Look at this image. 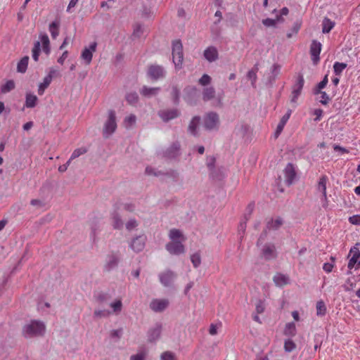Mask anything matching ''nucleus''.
<instances>
[{"mask_svg": "<svg viewBox=\"0 0 360 360\" xmlns=\"http://www.w3.org/2000/svg\"><path fill=\"white\" fill-rule=\"evenodd\" d=\"M170 242L166 244V250L171 254L179 255L186 252V248L183 243L186 238L183 233L176 229H172L169 232Z\"/></svg>", "mask_w": 360, "mask_h": 360, "instance_id": "1", "label": "nucleus"}, {"mask_svg": "<svg viewBox=\"0 0 360 360\" xmlns=\"http://www.w3.org/2000/svg\"><path fill=\"white\" fill-rule=\"evenodd\" d=\"M45 331L44 323L39 320H31L22 328V335L27 338L42 336Z\"/></svg>", "mask_w": 360, "mask_h": 360, "instance_id": "2", "label": "nucleus"}, {"mask_svg": "<svg viewBox=\"0 0 360 360\" xmlns=\"http://www.w3.org/2000/svg\"><path fill=\"white\" fill-rule=\"evenodd\" d=\"M117 129L116 115L113 110L108 112V118L104 123L103 134L105 138H108Z\"/></svg>", "mask_w": 360, "mask_h": 360, "instance_id": "3", "label": "nucleus"}, {"mask_svg": "<svg viewBox=\"0 0 360 360\" xmlns=\"http://www.w3.org/2000/svg\"><path fill=\"white\" fill-rule=\"evenodd\" d=\"M183 58L182 44L180 41H174L172 44V59L176 68H181Z\"/></svg>", "mask_w": 360, "mask_h": 360, "instance_id": "4", "label": "nucleus"}, {"mask_svg": "<svg viewBox=\"0 0 360 360\" xmlns=\"http://www.w3.org/2000/svg\"><path fill=\"white\" fill-rule=\"evenodd\" d=\"M204 127L207 130H217L219 126V115L214 112H208L203 119Z\"/></svg>", "mask_w": 360, "mask_h": 360, "instance_id": "5", "label": "nucleus"}, {"mask_svg": "<svg viewBox=\"0 0 360 360\" xmlns=\"http://www.w3.org/2000/svg\"><path fill=\"white\" fill-rule=\"evenodd\" d=\"M176 277V274L171 270H166L159 274L160 282L165 287L172 286Z\"/></svg>", "mask_w": 360, "mask_h": 360, "instance_id": "6", "label": "nucleus"}, {"mask_svg": "<svg viewBox=\"0 0 360 360\" xmlns=\"http://www.w3.org/2000/svg\"><path fill=\"white\" fill-rule=\"evenodd\" d=\"M148 74L151 79L157 80L164 78L166 72L163 67L158 65H152L148 68Z\"/></svg>", "mask_w": 360, "mask_h": 360, "instance_id": "7", "label": "nucleus"}, {"mask_svg": "<svg viewBox=\"0 0 360 360\" xmlns=\"http://www.w3.org/2000/svg\"><path fill=\"white\" fill-rule=\"evenodd\" d=\"M328 181V176L326 175H322L319 178V180L318 181V185H317V190L322 194L321 200L324 202V203L323 205V207L326 206L327 201H328L327 192H326Z\"/></svg>", "mask_w": 360, "mask_h": 360, "instance_id": "8", "label": "nucleus"}, {"mask_svg": "<svg viewBox=\"0 0 360 360\" xmlns=\"http://www.w3.org/2000/svg\"><path fill=\"white\" fill-rule=\"evenodd\" d=\"M304 83V79L302 75H300L297 78V81L296 84L294 85L292 91V96L290 98V102L292 103H296L297 100L300 95L301 94L302 89L303 88Z\"/></svg>", "mask_w": 360, "mask_h": 360, "instance_id": "9", "label": "nucleus"}, {"mask_svg": "<svg viewBox=\"0 0 360 360\" xmlns=\"http://www.w3.org/2000/svg\"><path fill=\"white\" fill-rule=\"evenodd\" d=\"M96 42H92L89 47H85L82 52L81 58L84 60L86 65H89L92 60L93 53L96 51Z\"/></svg>", "mask_w": 360, "mask_h": 360, "instance_id": "10", "label": "nucleus"}, {"mask_svg": "<svg viewBox=\"0 0 360 360\" xmlns=\"http://www.w3.org/2000/svg\"><path fill=\"white\" fill-rule=\"evenodd\" d=\"M169 304L167 299H154L150 303V308L155 312H161L168 307Z\"/></svg>", "mask_w": 360, "mask_h": 360, "instance_id": "11", "label": "nucleus"}, {"mask_svg": "<svg viewBox=\"0 0 360 360\" xmlns=\"http://www.w3.org/2000/svg\"><path fill=\"white\" fill-rule=\"evenodd\" d=\"M321 44L313 40L310 46V54L314 64H317L320 60L319 55L321 51Z\"/></svg>", "mask_w": 360, "mask_h": 360, "instance_id": "12", "label": "nucleus"}, {"mask_svg": "<svg viewBox=\"0 0 360 360\" xmlns=\"http://www.w3.org/2000/svg\"><path fill=\"white\" fill-rule=\"evenodd\" d=\"M146 237L143 235L136 236L131 242L130 247L135 252H141L145 247Z\"/></svg>", "mask_w": 360, "mask_h": 360, "instance_id": "13", "label": "nucleus"}, {"mask_svg": "<svg viewBox=\"0 0 360 360\" xmlns=\"http://www.w3.org/2000/svg\"><path fill=\"white\" fill-rule=\"evenodd\" d=\"M351 258L348 263V268L353 269L356 264L357 267L360 266V251L357 248H353L350 250Z\"/></svg>", "mask_w": 360, "mask_h": 360, "instance_id": "14", "label": "nucleus"}, {"mask_svg": "<svg viewBox=\"0 0 360 360\" xmlns=\"http://www.w3.org/2000/svg\"><path fill=\"white\" fill-rule=\"evenodd\" d=\"M158 115L163 121L168 122L177 117L179 115V112L176 109L163 110H160L158 112Z\"/></svg>", "mask_w": 360, "mask_h": 360, "instance_id": "15", "label": "nucleus"}, {"mask_svg": "<svg viewBox=\"0 0 360 360\" xmlns=\"http://www.w3.org/2000/svg\"><path fill=\"white\" fill-rule=\"evenodd\" d=\"M118 261L119 259L117 255L114 254L108 255L103 266L104 270L106 271H110V270L113 269L117 266Z\"/></svg>", "mask_w": 360, "mask_h": 360, "instance_id": "16", "label": "nucleus"}, {"mask_svg": "<svg viewBox=\"0 0 360 360\" xmlns=\"http://www.w3.org/2000/svg\"><path fill=\"white\" fill-rule=\"evenodd\" d=\"M284 174L285 178V182L288 185L292 184L295 178V172L292 164H288L284 170Z\"/></svg>", "mask_w": 360, "mask_h": 360, "instance_id": "17", "label": "nucleus"}, {"mask_svg": "<svg viewBox=\"0 0 360 360\" xmlns=\"http://www.w3.org/2000/svg\"><path fill=\"white\" fill-rule=\"evenodd\" d=\"M162 327L160 325L157 324L153 328H150L148 332V339L150 342L156 341L160 336Z\"/></svg>", "mask_w": 360, "mask_h": 360, "instance_id": "18", "label": "nucleus"}, {"mask_svg": "<svg viewBox=\"0 0 360 360\" xmlns=\"http://www.w3.org/2000/svg\"><path fill=\"white\" fill-rule=\"evenodd\" d=\"M204 57L209 62L215 61L218 58L217 49L214 46H209L204 51Z\"/></svg>", "mask_w": 360, "mask_h": 360, "instance_id": "19", "label": "nucleus"}, {"mask_svg": "<svg viewBox=\"0 0 360 360\" xmlns=\"http://www.w3.org/2000/svg\"><path fill=\"white\" fill-rule=\"evenodd\" d=\"M283 219L280 217L271 219L267 221L266 229L269 231L278 230L283 225Z\"/></svg>", "mask_w": 360, "mask_h": 360, "instance_id": "20", "label": "nucleus"}, {"mask_svg": "<svg viewBox=\"0 0 360 360\" xmlns=\"http://www.w3.org/2000/svg\"><path fill=\"white\" fill-rule=\"evenodd\" d=\"M263 256L266 259H271L276 256V248L273 244H267L262 249Z\"/></svg>", "mask_w": 360, "mask_h": 360, "instance_id": "21", "label": "nucleus"}, {"mask_svg": "<svg viewBox=\"0 0 360 360\" xmlns=\"http://www.w3.org/2000/svg\"><path fill=\"white\" fill-rule=\"evenodd\" d=\"M160 91V88L158 87H148L143 86V88L140 90V93L141 95L146 97H152L153 96L157 95Z\"/></svg>", "mask_w": 360, "mask_h": 360, "instance_id": "22", "label": "nucleus"}, {"mask_svg": "<svg viewBox=\"0 0 360 360\" xmlns=\"http://www.w3.org/2000/svg\"><path fill=\"white\" fill-rule=\"evenodd\" d=\"M112 224L116 229H121L123 227V222L121 216L115 212L111 215Z\"/></svg>", "mask_w": 360, "mask_h": 360, "instance_id": "23", "label": "nucleus"}, {"mask_svg": "<svg viewBox=\"0 0 360 360\" xmlns=\"http://www.w3.org/2000/svg\"><path fill=\"white\" fill-rule=\"evenodd\" d=\"M274 281L277 286L282 287L288 283V277L284 274H277L274 276Z\"/></svg>", "mask_w": 360, "mask_h": 360, "instance_id": "24", "label": "nucleus"}, {"mask_svg": "<svg viewBox=\"0 0 360 360\" xmlns=\"http://www.w3.org/2000/svg\"><path fill=\"white\" fill-rule=\"evenodd\" d=\"M37 97L30 93L26 94L25 106L27 108H34L37 105Z\"/></svg>", "mask_w": 360, "mask_h": 360, "instance_id": "25", "label": "nucleus"}, {"mask_svg": "<svg viewBox=\"0 0 360 360\" xmlns=\"http://www.w3.org/2000/svg\"><path fill=\"white\" fill-rule=\"evenodd\" d=\"M29 57L24 56L18 63L17 70L18 72L24 73L26 72L28 65Z\"/></svg>", "mask_w": 360, "mask_h": 360, "instance_id": "26", "label": "nucleus"}, {"mask_svg": "<svg viewBox=\"0 0 360 360\" xmlns=\"http://www.w3.org/2000/svg\"><path fill=\"white\" fill-rule=\"evenodd\" d=\"M200 123V117H194L192 120L191 121L189 126H188V131L189 132L193 135L197 134V128L198 127V124Z\"/></svg>", "mask_w": 360, "mask_h": 360, "instance_id": "27", "label": "nucleus"}, {"mask_svg": "<svg viewBox=\"0 0 360 360\" xmlns=\"http://www.w3.org/2000/svg\"><path fill=\"white\" fill-rule=\"evenodd\" d=\"M215 96V90L213 87L210 86L205 88L202 91V98L204 101H210Z\"/></svg>", "mask_w": 360, "mask_h": 360, "instance_id": "28", "label": "nucleus"}, {"mask_svg": "<svg viewBox=\"0 0 360 360\" xmlns=\"http://www.w3.org/2000/svg\"><path fill=\"white\" fill-rule=\"evenodd\" d=\"M59 22L54 21L49 25V32L53 39H56L59 34Z\"/></svg>", "mask_w": 360, "mask_h": 360, "instance_id": "29", "label": "nucleus"}, {"mask_svg": "<svg viewBox=\"0 0 360 360\" xmlns=\"http://www.w3.org/2000/svg\"><path fill=\"white\" fill-rule=\"evenodd\" d=\"M284 334L290 337L295 336L296 334V326L293 322L288 323L284 329Z\"/></svg>", "mask_w": 360, "mask_h": 360, "instance_id": "30", "label": "nucleus"}, {"mask_svg": "<svg viewBox=\"0 0 360 360\" xmlns=\"http://www.w3.org/2000/svg\"><path fill=\"white\" fill-rule=\"evenodd\" d=\"M40 39L41 42L42 44L43 51L46 53L49 54L50 52V47H49V39L46 34H42L40 35Z\"/></svg>", "mask_w": 360, "mask_h": 360, "instance_id": "31", "label": "nucleus"}, {"mask_svg": "<svg viewBox=\"0 0 360 360\" xmlns=\"http://www.w3.org/2000/svg\"><path fill=\"white\" fill-rule=\"evenodd\" d=\"M322 26V32L323 33H328L335 26V22L330 20V19L326 18L323 20Z\"/></svg>", "mask_w": 360, "mask_h": 360, "instance_id": "32", "label": "nucleus"}, {"mask_svg": "<svg viewBox=\"0 0 360 360\" xmlns=\"http://www.w3.org/2000/svg\"><path fill=\"white\" fill-rule=\"evenodd\" d=\"M136 116L134 115L131 114L124 118L123 124H124V126L125 128L130 129L133 126H134V124H136Z\"/></svg>", "mask_w": 360, "mask_h": 360, "instance_id": "33", "label": "nucleus"}, {"mask_svg": "<svg viewBox=\"0 0 360 360\" xmlns=\"http://www.w3.org/2000/svg\"><path fill=\"white\" fill-rule=\"evenodd\" d=\"M160 360H178V356L172 351H165L160 354Z\"/></svg>", "mask_w": 360, "mask_h": 360, "instance_id": "34", "label": "nucleus"}, {"mask_svg": "<svg viewBox=\"0 0 360 360\" xmlns=\"http://www.w3.org/2000/svg\"><path fill=\"white\" fill-rule=\"evenodd\" d=\"M110 307L112 308L113 313L119 314L122 309V300L120 299L115 300L110 304Z\"/></svg>", "mask_w": 360, "mask_h": 360, "instance_id": "35", "label": "nucleus"}, {"mask_svg": "<svg viewBox=\"0 0 360 360\" xmlns=\"http://www.w3.org/2000/svg\"><path fill=\"white\" fill-rule=\"evenodd\" d=\"M316 315L323 316L326 314V307L323 301L320 300L316 303Z\"/></svg>", "mask_w": 360, "mask_h": 360, "instance_id": "36", "label": "nucleus"}, {"mask_svg": "<svg viewBox=\"0 0 360 360\" xmlns=\"http://www.w3.org/2000/svg\"><path fill=\"white\" fill-rule=\"evenodd\" d=\"M51 80L50 79V77H45L44 78L43 82L39 85L38 94L39 95H42L44 93L45 89L49 86Z\"/></svg>", "mask_w": 360, "mask_h": 360, "instance_id": "37", "label": "nucleus"}, {"mask_svg": "<svg viewBox=\"0 0 360 360\" xmlns=\"http://www.w3.org/2000/svg\"><path fill=\"white\" fill-rule=\"evenodd\" d=\"M179 150V143H174L172 145V146L168 150L167 156L170 158H175L178 155Z\"/></svg>", "mask_w": 360, "mask_h": 360, "instance_id": "38", "label": "nucleus"}, {"mask_svg": "<svg viewBox=\"0 0 360 360\" xmlns=\"http://www.w3.org/2000/svg\"><path fill=\"white\" fill-rule=\"evenodd\" d=\"M287 118V116H283L277 126V128H276V132H275V136H276V138H277L279 134L281 133V131H283L285 124L287 123V122L288 121V120L286 119Z\"/></svg>", "mask_w": 360, "mask_h": 360, "instance_id": "39", "label": "nucleus"}, {"mask_svg": "<svg viewBox=\"0 0 360 360\" xmlns=\"http://www.w3.org/2000/svg\"><path fill=\"white\" fill-rule=\"evenodd\" d=\"M191 261L195 268H198L201 264V256L200 252H197L191 255Z\"/></svg>", "mask_w": 360, "mask_h": 360, "instance_id": "40", "label": "nucleus"}, {"mask_svg": "<svg viewBox=\"0 0 360 360\" xmlns=\"http://www.w3.org/2000/svg\"><path fill=\"white\" fill-rule=\"evenodd\" d=\"M346 63L335 62L333 65L334 72L337 75H341L342 71L346 68Z\"/></svg>", "mask_w": 360, "mask_h": 360, "instance_id": "41", "label": "nucleus"}, {"mask_svg": "<svg viewBox=\"0 0 360 360\" xmlns=\"http://www.w3.org/2000/svg\"><path fill=\"white\" fill-rule=\"evenodd\" d=\"M15 88V83L13 80H8L1 86V92L6 94Z\"/></svg>", "mask_w": 360, "mask_h": 360, "instance_id": "42", "label": "nucleus"}, {"mask_svg": "<svg viewBox=\"0 0 360 360\" xmlns=\"http://www.w3.org/2000/svg\"><path fill=\"white\" fill-rule=\"evenodd\" d=\"M111 312L107 309H95L94 316L96 318H105L108 317Z\"/></svg>", "mask_w": 360, "mask_h": 360, "instance_id": "43", "label": "nucleus"}, {"mask_svg": "<svg viewBox=\"0 0 360 360\" xmlns=\"http://www.w3.org/2000/svg\"><path fill=\"white\" fill-rule=\"evenodd\" d=\"M86 152H87V150L84 147L77 148L73 151V153H72L71 157L69 160H70V161H71V160L79 157L80 155H84Z\"/></svg>", "mask_w": 360, "mask_h": 360, "instance_id": "44", "label": "nucleus"}, {"mask_svg": "<svg viewBox=\"0 0 360 360\" xmlns=\"http://www.w3.org/2000/svg\"><path fill=\"white\" fill-rule=\"evenodd\" d=\"M126 99L129 104L134 105L137 103L139 96L136 92H131L126 95Z\"/></svg>", "mask_w": 360, "mask_h": 360, "instance_id": "45", "label": "nucleus"}, {"mask_svg": "<svg viewBox=\"0 0 360 360\" xmlns=\"http://www.w3.org/2000/svg\"><path fill=\"white\" fill-rule=\"evenodd\" d=\"M40 53V42L37 41L34 43V47L32 49V58L35 61L39 60V56Z\"/></svg>", "mask_w": 360, "mask_h": 360, "instance_id": "46", "label": "nucleus"}, {"mask_svg": "<svg viewBox=\"0 0 360 360\" xmlns=\"http://www.w3.org/2000/svg\"><path fill=\"white\" fill-rule=\"evenodd\" d=\"M301 21L297 20L296 22H295L291 29V32L287 34V37L288 38H290L292 37L293 34H297L301 27Z\"/></svg>", "mask_w": 360, "mask_h": 360, "instance_id": "47", "label": "nucleus"}, {"mask_svg": "<svg viewBox=\"0 0 360 360\" xmlns=\"http://www.w3.org/2000/svg\"><path fill=\"white\" fill-rule=\"evenodd\" d=\"M257 70H258L257 68H254L248 72L247 76H248V79L251 80V83H252V86H255V82L257 80Z\"/></svg>", "mask_w": 360, "mask_h": 360, "instance_id": "48", "label": "nucleus"}, {"mask_svg": "<svg viewBox=\"0 0 360 360\" xmlns=\"http://www.w3.org/2000/svg\"><path fill=\"white\" fill-rule=\"evenodd\" d=\"M295 347H296V345L292 340L288 339L285 341L284 349L286 352H292V350H294L295 349Z\"/></svg>", "mask_w": 360, "mask_h": 360, "instance_id": "49", "label": "nucleus"}, {"mask_svg": "<svg viewBox=\"0 0 360 360\" xmlns=\"http://www.w3.org/2000/svg\"><path fill=\"white\" fill-rule=\"evenodd\" d=\"M281 20L282 18L281 17L276 19L266 18L262 20V23L266 27H274L276 23Z\"/></svg>", "mask_w": 360, "mask_h": 360, "instance_id": "50", "label": "nucleus"}, {"mask_svg": "<svg viewBox=\"0 0 360 360\" xmlns=\"http://www.w3.org/2000/svg\"><path fill=\"white\" fill-rule=\"evenodd\" d=\"M328 84V75H326L323 80L319 82L316 86V89L314 90L315 94H319V91H321V89H324Z\"/></svg>", "mask_w": 360, "mask_h": 360, "instance_id": "51", "label": "nucleus"}, {"mask_svg": "<svg viewBox=\"0 0 360 360\" xmlns=\"http://www.w3.org/2000/svg\"><path fill=\"white\" fill-rule=\"evenodd\" d=\"M139 225L138 221L135 219H130L125 224L126 229L128 231H131L137 227Z\"/></svg>", "mask_w": 360, "mask_h": 360, "instance_id": "52", "label": "nucleus"}, {"mask_svg": "<svg viewBox=\"0 0 360 360\" xmlns=\"http://www.w3.org/2000/svg\"><path fill=\"white\" fill-rule=\"evenodd\" d=\"M221 327V323H212L210 326L209 333L212 335H215L218 333V329Z\"/></svg>", "mask_w": 360, "mask_h": 360, "instance_id": "53", "label": "nucleus"}, {"mask_svg": "<svg viewBox=\"0 0 360 360\" xmlns=\"http://www.w3.org/2000/svg\"><path fill=\"white\" fill-rule=\"evenodd\" d=\"M146 356V352L145 351H141L136 354L131 355L130 360H145Z\"/></svg>", "mask_w": 360, "mask_h": 360, "instance_id": "54", "label": "nucleus"}, {"mask_svg": "<svg viewBox=\"0 0 360 360\" xmlns=\"http://www.w3.org/2000/svg\"><path fill=\"white\" fill-rule=\"evenodd\" d=\"M143 32V27L141 25L137 24L134 27L133 35L136 37H140Z\"/></svg>", "mask_w": 360, "mask_h": 360, "instance_id": "55", "label": "nucleus"}, {"mask_svg": "<svg viewBox=\"0 0 360 360\" xmlns=\"http://www.w3.org/2000/svg\"><path fill=\"white\" fill-rule=\"evenodd\" d=\"M330 259L332 260V262H326L323 266V269L326 273H330L334 267V258L332 257Z\"/></svg>", "mask_w": 360, "mask_h": 360, "instance_id": "56", "label": "nucleus"}, {"mask_svg": "<svg viewBox=\"0 0 360 360\" xmlns=\"http://www.w3.org/2000/svg\"><path fill=\"white\" fill-rule=\"evenodd\" d=\"M210 82L211 77L207 74H204L199 79V84H201L202 86H206L209 84Z\"/></svg>", "mask_w": 360, "mask_h": 360, "instance_id": "57", "label": "nucleus"}, {"mask_svg": "<svg viewBox=\"0 0 360 360\" xmlns=\"http://www.w3.org/2000/svg\"><path fill=\"white\" fill-rule=\"evenodd\" d=\"M319 94H320L319 102L323 105H326L328 103L329 96L325 91H319Z\"/></svg>", "mask_w": 360, "mask_h": 360, "instance_id": "58", "label": "nucleus"}, {"mask_svg": "<svg viewBox=\"0 0 360 360\" xmlns=\"http://www.w3.org/2000/svg\"><path fill=\"white\" fill-rule=\"evenodd\" d=\"M171 95L172 96L174 102L178 103L179 98V91L176 86L172 87Z\"/></svg>", "mask_w": 360, "mask_h": 360, "instance_id": "59", "label": "nucleus"}, {"mask_svg": "<svg viewBox=\"0 0 360 360\" xmlns=\"http://www.w3.org/2000/svg\"><path fill=\"white\" fill-rule=\"evenodd\" d=\"M215 158L212 156L208 157L207 158V166L210 171H212L214 167Z\"/></svg>", "mask_w": 360, "mask_h": 360, "instance_id": "60", "label": "nucleus"}, {"mask_svg": "<svg viewBox=\"0 0 360 360\" xmlns=\"http://www.w3.org/2000/svg\"><path fill=\"white\" fill-rule=\"evenodd\" d=\"M31 205L37 208H41L44 206V203L38 199H33L30 202Z\"/></svg>", "mask_w": 360, "mask_h": 360, "instance_id": "61", "label": "nucleus"}, {"mask_svg": "<svg viewBox=\"0 0 360 360\" xmlns=\"http://www.w3.org/2000/svg\"><path fill=\"white\" fill-rule=\"evenodd\" d=\"M264 311V305L263 302L261 300L258 301V302L256 304V311L257 314H262Z\"/></svg>", "mask_w": 360, "mask_h": 360, "instance_id": "62", "label": "nucleus"}, {"mask_svg": "<svg viewBox=\"0 0 360 360\" xmlns=\"http://www.w3.org/2000/svg\"><path fill=\"white\" fill-rule=\"evenodd\" d=\"M58 74V70L54 68H51L46 77H50V79L52 81L53 77H56Z\"/></svg>", "mask_w": 360, "mask_h": 360, "instance_id": "63", "label": "nucleus"}, {"mask_svg": "<svg viewBox=\"0 0 360 360\" xmlns=\"http://www.w3.org/2000/svg\"><path fill=\"white\" fill-rule=\"evenodd\" d=\"M349 221L352 224H360V215L350 217Z\"/></svg>", "mask_w": 360, "mask_h": 360, "instance_id": "64", "label": "nucleus"}]
</instances>
